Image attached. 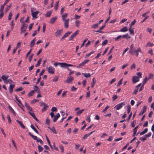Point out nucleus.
Segmentation results:
<instances>
[{"instance_id": "9d476101", "label": "nucleus", "mask_w": 154, "mask_h": 154, "mask_svg": "<svg viewBox=\"0 0 154 154\" xmlns=\"http://www.w3.org/2000/svg\"><path fill=\"white\" fill-rule=\"evenodd\" d=\"M58 65H60L61 67H65V66L66 64H65V63H55L54 64V65L55 66H57Z\"/></svg>"}, {"instance_id": "69168bd1", "label": "nucleus", "mask_w": 154, "mask_h": 154, "mask_svg": "<svg viewBox=\"0 0 154 154\" xmlns=\"http://www.w3.org/2000/svg\"><path fill=\"white\" fill-rule=\"evenodd\" d=\"M45 123L48 125H49L50 124V120L48 118L46 120Z\"/></svg>"}, {"instance_id": "cd10ccee", "label": "nucleus", "mask_w": 154, "mask_h": 154, "mask_svg": "<svg viewBox=\"0 0 154 154\" xmlns=\"http://www.w3.org/2000/svg\"><path fill=\"white\" fill-rule=\"evenodd\" d=\"M122 37L124 38H125L126 39L130 38L131 37L128 35V34L127 33L125 35H121Z\"/></svg>"}, {"instance_id": "6e6552de", "label": "nucleus", "mask_w": 154, "mask_h": 154, "mask_svg": "<svg viewBox=\"0 0 154 154\" xmlns=\"http://www.w3.org/2000/svg\"><path fill=\"white\" fill-rule=\"evenodd\" d=\"M89 60H86L81 63L79 65V66H77V68H80L82 66H84L85 64L87 63L89 61Z\"/></svg>"}, {"instance_id": "f8f14e48", "label": "nucleus", "mask_w": 154, "mask_h": 154, "mask_svg": "<svg viewBox=\"0 0 154 154\" xmlns=\"http://www.w3.org/2000/svg\"><path fill=\"white\" fill-rule=\"evenodd\" d=\"M73 80L74 78L72 76H69L65 82L67 83H69L73 81Z\"/></svg>"}, {"instance_id": "e2e57ef3", "label": "nucleus", "mask_w": 154, "mask_h": 154, "mask_svg": "<svg viewBox=\"0 0 154 154\" xmlns=\"http://www.w3.org/2000/svg\"><path fill=\"white\" fill-rule=\"evenodd\" d=\"M151 133L150 132L148 133V134H145V136L146 137H149L151 136Z\"/></svg>"}, {"instance_id": "0eeeda50", "label": "nucleus", "mask_w": 154, "mask_h": 154, "mask_svg": "<svg viewBox=\"0 0 154 154\" xmlns=\"http://www.w3.org/2000/svg\"><path fill=\"white\" fill-rule=\"evenodd\" d=\"M132 81L133 83H135L139 81V77L136 76L132 77Z\"/></svg>"}, {"instance_id": "4468645a", "label": "nucleus", "mask_w": 154, "mask_h": 154, "mask_svg": "<svg viewBox=\"0 0 154 154\" xmlns=\"http://www.w3.org/2000/svg\"><path fill=\"white\" fill-rule=\"evenodd\" d=\"M139 52L142 53L140 47H139L136 50L134 51V54H135L136 56L137 57L138 56Z\"/></svg>"}, {"instance_id": "4be33fe9", "label": "nucleus", "mask_w": 154, "mask_h": 154, "mask_svg": "<svg viewBox=\"0 0 154 154\" xmlns=\"http://www.w3.org/2000/svg\"><path fill=\"white\" fill-rule=\"evenodd\" d=\"M16 122H17V123L20 125L21 127H22L23 129L25 128V126L23 124L22 122L21 121H20L18 120H16Z\"/></svg>"}, {"instance_id": "473e14b6", "label": "nucleus", "mask_w": 154, "mask_h": 154, "mask_svg": "<svg viewBox=\"0 0 154 154\" xmlns=\"http://www.w3.org/2000/svg\"><path fill=\"white\" fill-rule=\"evenodd\" d=\"M95 79H94V78H93V79H92V82L91 83V86L92 88H93L94 85L95 84L96 82L95 81Z\"/></svg>"}, {"instance_id": "e433bc0d", "label": "nucleus", "mask_w": 154, "mask_h": 154, "mask_svg": "<svg viewBox=\"0 0 154 154\" xmlns=\"http://www.w3.org/2000/svg\"><path fill=\"white\" fill-rule=\"evenodd\" d=\"M50 129L52 131L53 133L56 134L57 133L56 131L54 128V126L52 127V128H50Z\"/></svg>"}, {"instance_id": "423d86ee", "label": "nucleus", "mask_w": 154, "mask_h": 154, "mask_svg": "<svg viewBox=\"0 0 154 154\" xmlns=\"http://www.w3.org/2000/svg\"><path fill=\"white\" fill-rule=\"evenodd\" d=\"M125 103L123 102L122 103L119 104L116 106L115 107H116L117 110H118L119 109L121 108H122L123 106H125Z\"/></svg>"}, {"instance_id": "f704fd0d", "label": "nucleus", "mask_w": 154, "mask_h": 154, "mask_svg": "<svg viewBox=\"0 0 154 154\" xmlns=\"http://www.w3.org/2000/svg\"><path fill=\"white\" fill-rule=\"evenodd\" d=\"M42 61V59L40 58L38 60V61L37 62V64L35 65V67H37L38 66H39L41 64V62Z\"/></svg>"}, {"instance_id": "6e6d98bb", "label": "nucleus", "mask_w": 154, "mask_h": 154, "mask_svg": "<svg viewBox=\"0 0 154 154\" xmlns=\"http://www.w3.org/2000/svg\"><path fill=\"white\" fill-rule=\"evenodd\" d=\"M109 107V106H107L102 111V112H105L107 109H108Z\"/></svg>"}, {"instance_id": "aec40b11", "label": "nucleus", "mask_w": 154, "mask_h": 154, "mask_svg": "<svg viewBox=\"0 0 154 154\" xmlns=\"http://www.w3.org/2000/svg\"><path fill=\"white\" fill-rule=\"evenodd\" d=\"M65 64H66V65L65 66V67H63V68H65L67 69L70 72L71 71V70L68 67V66H73L72 64H68L66 63H65Z\"/></svg>"}, {"instance_id": "39448f33", "label": "nucleus", "mask_w": 154, "mask_h": 154, "mask_svg": "<svg viewBox=\"0 0 154 154\" xmlns=\"http://www.w3.org/2000/svg\"><path fill=\"white\" fill-rule=\"evenodd\" d=\"M48 71L49 73L53 74L54 73L55 69L53 67L51 66H50L48 67Z\"/></svg>"}, {"instance_id": "7ed1b4c3", "label": "nucleus", "mask_w": 154, "mask_h": 154, "mask_svg": "<svg viewBox=\"0 0 154 154\" xmlns=\"http://www.w3.org/2000/svg\"><path fill=\"white\" fill-rule=\"evenodd\" d=\"M135 51V48L134 47L133 44L131 45L130 47V49L129 51V53L130 54L134 55V52Z\"/></svg>"}, {"instance_id": "1a4fd4ad", "label": "nucleus", "mask_w": 154, "mask_h": 154, "mask_svg": "<svg viewBox=\"0 0 154 154\" xmlns=\"http://www.w3.org/2000/svg\"><path fill=\"white\" fill-rule=\"evenodd\" d=\"M69 20V18H68V19L63 20L64 21V26L65 28H68Z\"/></svg>"}, {"instance_id": "2eb2a0df", "label": "nucleus", "mask_w": 154, "mask_h": 154, "mask_svg": "<svg viewBox=\"0 0 154 154\" xmlns=\"http://www.w3.org/2000/svg\"><path fill=\"white\" fill-rule=\"evenodd\" d=\"M39 13V11H37L32 13L31 14L33 18L35 19L37 18V16Z\"/></svg>"}, {"instance_id": "a878e982", "label": "nucleus", "mask_w": 154, "mask_h": 154, "mask_svg": "<svg viewBox=\"0 0 154 154\" xmlns=\"http://www.w3.org/2000/svg\"><path fill=\"white\" fill-rule=\"evenodd\" d=\"M128 30L127 26H124L120 30V31L122 32H125Z\"/></svg>"}, {"instance_id": "f257e3e1", "label": "nucleus", "mask_w": 154, "mask_h": 154, "mask_svg": "<svg viewBox=\"0 0 154 154\" xmlns=\"http://www.w3.org/2000/svg\"><path fill=\"white\" fill-rule=\"evenodd\" d=\"M23 23L21 28V33H24L27 27V24H25L24 21H23Z\"/></svg>"}, {"instance_id": "052dcab7", "label": "nucleus", "mask_w": 154, "mask_h": 154, "mask_svg": "<svg viewBox=\"0 0 154 154\" xmlns=\"http://www.w3.org/2000/svg\"><path fill=\"white\" fill-rule=\"evenodd\" d=\"M88 40V38H87L85 39L84 41H83V43H82V44L81 45V47L82 48V47H83L85 44V43Z\"/></svg>"}, {"instance_id": "680f3d73", "label": "nucleus", "mask_w": 154, "mask_h": 154, "mask_svg": "<svg viewBox=\"0 0 154 154\" xmlns=\"http://www.w3.org/2000/svg\"><path fill=\"white\" fill-rule=\"evenodd\" d=\"M107 42L108 40L106 39L102 43V45H105L107 44Z\"/></svg>"}, {"instance_id": "c85d7f7f", "label": "nucleus", "mask_w": 154, "mask_h": 154, "mask_svg": "<svg viewBox=\"0 0 154 154\" xmlns=\"http://www.w3.org/2000/svg\"><path fill=\"white\" fill-rule=\"evenodd\" d=\"M48 107L49 106L48 105H45V106H44V107L42 109V112H43L45 111L47 109V108H48Z\"/></svg>"}, {"instance_id": "864d4df0", "label": "nucleus", "mask_w": 154, "mask_h": 154, "mask_svg": "<svg viewBox=\"0 0 154 154\" xmlns=\"http://www.w3.org/2000/svg\"><path fill=\"white\" fill-rule=\"evenodd\" d=\"M51 14V12H50L48 11L46 14H45V16L47 17H49Z\"/></svg>"}, {"instance_id": "ea45409f", "label": "nucleus", "mask_w": 154, "mask_h": 154, "mask_svg": "<svg viewBox=\"0 0 154 154\" xmlns=\"http://www.w3.org/2000/svg\"><path fill=\"white\" fill-rule=\"evenodd\" d=\"M98 26H99V25L97 23V24H94V25H93L91 27H92V28H94V29H95L98 27Z\"/></svg>"}, {"instance_id": "de8ad7c7", "label": "nucleus", "mask_w": 154, "mask_h": 154, "mask_svg": "<svg viewBox=\"0 0 154 154\" xmlns=\"http://www.w3.org/2000/svg\"><path fill=\"white\" fill-rule=\"evenodd\" d=\"M123 80V78H122L120 81H119L118 82L117 85V86L119 87L122 84V81Z\"/></svg>"}, {"instance_id": "603ef678", "label": "nucleus", "mask_w": 154, "mask_h": 154, "mask_svg": "<svg viewBox=\"0 0 154 154\" xmlns=\"http://www.w3.org/2000/svg\"><path fill=\"white\" fill-rule=\"evenodd\" d=\"M7 119L8 120V122L9 123H11V120L10 117V116L9 115H7Z\"/></svg>"}, {"instance_id": "72a5a7b5", "label": "nucleus", "mask_w": 154, "mask_h": 154, "mask_svg": "<svg viewBox=\"0 0 154 154\" xmlns=\"http://www.w3.org/2000/svg\"><path fill=\"white\" fill-rule=\"evenodd\" d=\"M67 15L68 14H67L66 13L62 16V19L63 20H66V19H65V18L67 17Z\"/></svg>"}, {"instance_id": "bb28decb", "label": "nucleus", "mask_w": 154, "mask_h": 154, "mask_svg": "<svg viewBox=\"0 0 154 154\" xmlns=\"http://www.w3.org/2000/svg\"><path fill=\"white\" fill-rule=\"evenodd\" d=\"M14 96L15 97L16 100L23 107H24V106L22 105L21 101L17 98V95H15Z\"/></svg>"}, {"instance_id": "bf43d9fd", "label": "nucleus", "mask_w": 154, "mask_h": 154, "mask_svg": "<svg viewBox=\"0 0 154 154\" xmlns=\"http://www.w3.org/2000/svg\"><path fill=\"white\" fill-rule=\"evenodd\" d=\"M39 100H37L36 99H34L33 100H32L31 101V104H34L36 103Z\"/></svg>"}, {"instance_id": "13d9d810", "label": "nucleus", "mask_w": 154, "mask_h": 154, "mask_svg": "<svg viewBox=\"0 0 154 154\" xmlns=\"http://www.w3.org/2000/svg\"><path fill=\"white\" fill-rule=\"evenodd\" d=\"M118 98V96L117 95H115L113 96L112 98L113 101H114L116 99Z\"/></svg>"}, {"instance_id": "58836bf2", "label": "nucleus", "mask_w": 154, "mask_h": 154, "mask_svg": "<svg viewBox=\"0 0 154 154\" xmlns=\"http://www.w3.org/2000/svg\"><path fill=\"white\" fill-rule=\"evenodd\" d=\"M72 32H69V31L67 32L63 35L64 37H65L66 38Z\"/></svg>"}, {"instance_id": "2f4dec72", "label": "nucleus", "mask_w": 154, "mask_h": 154, "mask_svg": "<svg viewBox=\"0 0 154 154\" xmlns=\"http://www.w3.org/2000/svg\"><path fill=\"white\" fill-rule=\"evenodd\" d=\"M59 2V1L58 0L57 2H56L55 3L54 8H55V9L56 10H57L58 8Z\"/></svg>"}, {"instance_id": "7c9ffc66", "label": "nucleus", "mask_w": 154, "mask_h": 154, "mask_svg": "<svg viewBox=\"0 0 154 154\" xmlns=\"http://www.w3.org/2000/svg\"><path fill=\"white\" fill-rule=\"evenodd\" d=\"M59 76H56L54 77L53 79V82H55L58 81Z\"/></svg>"}, {"instance_id": "b1692460", "label": "nucleus", "mask_w": 154, "mask_h": 154, "mask_svg": "<svg viewBox=\"0 0 154 154\" xmlns=\"http://www.w3.org/2000/svg\"><path fill=\"white\" fill-rule=\"evenodd\" d=\"M31 128L37 134H38V132L37 129L34 127L33 125L32 124L30 125Z\"/></svg>"}, {"instance_id": "c9c22d12", "label": "nucleus", "mask_w": 154, "mask_h": 154, "mask_svg": "<svg viewBox=\"0 0 154 154\" xmlns=\"http://www.w3.org/2000/svg\"><path fill=\"white\" fill-rule=\"evenodd\" d=\"M84 109H83L82 110H79L76 112V114L77 115H79L81 114L82 112L84 110Z\"/></svg>"}, {"instance_id": "a19ab883", "label": "nucleus", "mask_w": 154, "mask_h": 154, "mask_svg": "<svg viewBox=\"0 0 154 154\" xmlns=\"http://www.w3.org/2000/svg\"><path fill=\"white\" fill-rule=\"evenodd\" d=\"M38 148L39 152H41L43 149V148L40 145L38 146Z\"/></svg>"}, {"instance_id": "393cba45", "label": "nucleus", "mask_w": 154, "mask_h": 154, "mask_svg": "<svg viewBox=\"0 0 154 154\" xmlns=\"http://www.w3.org/2000/svg\"><path fill=\"white\" fill-rule=\"evenodd\" d=\"M28 134L30 135L34 140H36L37 139V137L36 136H34L32 134L31 132H29L28 133Z\"/></svg>"}, {"instance_id": "20e7f679", "label": "nucleus", "mask_w": 154, "mask_h": 154, "mask_svg": "<svg viewBox=\"0 0 154 154\" xmlns=\"http://www.w3.org/2000/svg\"><path fill=\"white\" fill-rule=\"evenodd\" d=\"M79 31L78 30H77L76 32H74L71 36L69 38V41L72 40L73 39L74 37H76V35L79 34Z\"/></svg>"}, {"instance_id": "4d7b16f0", "label": "nucleus", "mask_w": 154, "mask_h": 154, "mask_svg": "<svg viewBox=\"0 0 154 154\" xmlns=\"http://www.w3.org/2000/svg\"><path fill=\"white\" fill-rule=\"evenodd\" d=\"M138 89L135 88L134 90V92L132 93V94L136 95L137 94V93L138 91Z\"/></svg>"}, {"instance_id": "4c0bfd02", "label": "nucleus", "mask_w": 154, "mask_h": 154, "mask_svg": "<svg viewBox=\"0 0 154 154\" xmlns=\"http://www.w3.org/2000/svg\"><path fill=\"white\" fill-rule=\"evenodd\" d=\"M127 113L129 114L131 111V106L129 105H128L127 106Z\"/></svg>"}, {"instance_id": "5fc2aeb1", "label": "nucleus", "mask_w": 154, "mask_h": 154, "mask_svg": "<svg viewBox=\"0 0 154 154\" xmlns=\"http://www.w3.org/2000/svg\"><path fill=\"white\" fill-rule=\"evenodd\" d=\"M80 21L79 20H77L76 21H75V25L76 26L78 27L79 26V24L80 23Z\"/></svg>"}, {"instance_id": "a211bd4d", "label": "nucleus", "mask_w": 154, "mask_h": 154, "mask_svg": "<svg viewBox=\"0 0 154 154\" xmlns=\"http://www.w3.org/2000/svg\"><path fill=\"white\" fill-rule=\"evenodd\" d=\"M8 108L9 111L12 113L14 116H16V113L11 107L9 105L8 106Z\"/></svg>"}, {"instance_id": "774afa93", "label": "nucleus", "mask_w": 154, "mask_h": 154, "mask_svg": "<svg viewBox=\"0 0 154 154\" xmlns=\"http://www.w3.org/2000/svg\"><path fill=\"white\" fill-rule=\"evenodd\" d=\"M121 37H122L121 35H119L117 37L115 38L114 39L115 41H117Z\"/></svg>"}, {"instance_id": "6ab92c4d", "label": "nucleus", "mask_w": 154, "mask_h": 154, "mask_svg": "<svg viewBox=\"0 0 154 154\" xmlns=\"http://www.w3.org/2000/svg\"><path fill=\"white\" fill-rule=\"evenodd\" d=\"M25 104L27 109L29 111L31 112L32 111V108L30 106L28 103H25Z\"/></svg>"}, {"instance_id": "5701e85b", "label": "nucleus", "mask_w": 154, "mask_h": 154, "mask_svg": "<svg viewBox=\"0 0 154 154\" xmlns=\"http://www.w3.org/2000/svg\"><path fill=\"white\" fill-rule=\"evenodd\" d=\"M37 90L36 89L32 90L28 94V96L29 97L32 96L34 93L35 91Z\"/></svg>"}, {"instance_id": "37998d69", "label": "nucleus", "mask_w": 154, "mask_h": 154, "mask_svg": "<svg viewBox=\"0 0 154 154\" xmlns=\"http://www.w3.org/2000/svg\"><path fill=\"white\" fill-rule=\"evenodd\" d=\"M23 90V88L22 87H20L15 90V91L18 92L22 91Z\"/></svg>"}, {"instance_id": "dca6fc26", "label": "nucleus", "mask_w": 154, "mask_h": 154, "mask_svg": "<svg viewBox=\"0 0 154 154\" xmlns=\"http://www.w3.org/2000/svg\"><path fill=\"white\" fill-rule=\"evenodd\" d=\"M146 108L147 107L146 106H144L142 110L139 113V115H143L146 112Z\"/></svg>"}, {"instance_id": "3c124183", "label": "nucleus", "mask_w": 154, "mask_h": 154, "mask_svg": "<svg viewBox=\"0 0 154 154\" xmlns=\"http://www.w3.org/2000/svg\"><path fill=\"white\" fill-rule=\"evenodd\" d=\"M12 16V13L11 12H10L9 13V16L8 17V20H11Z\"/></svg>"}, {"instance_id": "f03ea898", "label": "nucleus", "mask_w": 154, "mask_h": 154, "mask_svg": "<svg viewBox=\"0 0 154 154\" xmlns=\"http://www.w3.org/2000/svg\"><path fill=\"white\" fill-rule=\"evenodd\" d=\"M9 77V75H4L2 76L1 78L4 81L5 83L8 84L9 80H7V79Z\"/></svg>"}, {"instance_id": "f3484780", "label": "nucleus", "mask_w": 154, "mask_h": 154, "mask_svg": "<svg viewBox=\"0 0 154 154\" xmlns=\"http://www.w3.org/2000/svg\"><path fill=\"white\" fill-rule=\"evenodd\" d=\"M60 117V115L59 113H57L56 115L54 116V118L53 119V122H55Z\"/></svg>"}, {"instance_id": "49530a36", "label": "nucleus", "mask_w": 154, "mask_h": 154, "mask_svg": "<svg viewBox=\"0 0 154 154\" xmlns=\"http://www.w3.org/2000/svg\"><path fill=\"white\" fill-rule=\"evenodd\" d=\"M11 140H12V143L13 144L14 147H15V149L17 150V147L16 146V143H15L14 140L12 138L11 139Z\"/></svg>"}, {"instance_id": "8fccbe9b", "label": "nucleus", "mask_w": 154, "mask_h": 154, "mask_svg": "<svg viewBox=\"0 0 154 154\" xmlns=\"http://www.w3.org/2000/svg\"><path fill=\"white\" fill-rule=\"evenodd\" d=\"M34 55V54H32L31 55L29 56V62H31V61L32 58L33 56Z\"/></svg>"}, {"instance_id": "c03bdc74", "label": "nucleus", "mask_w": 154, "mask_h": 154, "mask_svg": "<svg viewBox=\"0 0 154 154\" xmlns=\"http://www.w3.org/2000/svg\"><path fill=\"white\" fill-rule=\"evenodd\" d=\"M11 5L8 6L5 9V11L6 12H8V10L10 9V8H11Z\"/></svg>"}, {"instance_id": "412c9836", "label": "nucleus", "mask_w": 154, "mask_h": 154, "mask_svg": "<svg viewBox=\"0 0 154 154\" xmlns=\"http://www.w3.org/2000/svg\"><path fill=\"white\" fill-rule=\"evenodd\" d=\"M57 17H55L52 18L49 21V23L53 24L54 23L55 21L57 19Z\"/></svg>"}, {"instance_id": "a18cd8bd", "label": "nucleus", "mask_w": 154, "mask_h": 154, "mask_svg": "<svg viewBox=\"0 0 154 154\" xmlns=\"http://www.w3.org/2000/svg\"><path fill=\"white\" fill-rule=\"evenodd\" d=\"M149 79H148L147 77H146L143 81V85H144V84H145L146 81Z\"/></svg>"}, {"instance_id": "338daca9", "label": "nucleus", "mask_w": 154, "mask_h": 154, "mask_svg": "<svg viewBox=\"0 0 154 154\" xmlns=\"http://www.w3.org/2000/svg\"><path fill=\"white\" fill-rule=\"evenodd\" d=\"M15 85H10L9 86V89L13 90L14 88Z\"/></svg>"}, {"instance_id": "09e8293b", "label": "nucleus", "mask_w": 154, "mask_h": 154, "mask_svg": "<svg viewBox=\"0 0 154 154\" xmlns=\"http://www.w3.org/2000/svg\"><path fill=\"white\" fill-rule=\"evenodd\" d=\"M136 20H134L133 21L131 22V23L130 24V27H131L132 26H133L135 24V23H136Z\"/></svg>"}, {"instance_id": "c756f323", "label": "nucleus", "mask_w": 154, "mask_h": 154, "mask_svg": "<svg viewBox=\"0 0 154 154\" xmlns=\"http://www.w3.org/2000/svg\"><path fill=\"white\" fill-rule=\"evenodd\" d=\"M82 74L86 78L89 77L91 76V74L90 73H88V74H87L86 73H82Z\"/></svg>"}, {"instance_id": "ddd939ff", "label": "nucleus", "mask_w": 154, "mask_h": 154, "mask_svg": "<svg viewBox=\"0 0 154 154\" xmlns=\"http://www.w3.org/2000/svg\"><path fill=\"white\" fill-rule=\"evenodd\" d=\"M106 26V24H105L104 25L100 27L99 30H94L93 31L95 32H99L101 33H104V32L101 31V30H102Z\"/></svg>"}, {"instance_id": "79ce46f5", "label": "nucleus", "mask_w": 154, "mask_h": 154, "mask_svg": "<svg viewBox=\"0 0 154 154\" xmlns=\"http://www.w3.org/2000/svg\"><path fill=\"white\" fill-rule=\"evenodd\" d=\"M134 28H133L132 29H131V27H130L129 29V30L130 32V34H134Z\"/></svg>"}, {"instance_id": "9b49d317", "label": "nucleus", "mask_w": 154, "mask_h": 154, "mask_svg": "<svg viewBox=\"0 0 154 154\" xmlns=\"http://www.w3.org/2000/svg\"><path fill=\"white\" fill-rule=\"evenodd\" d=\"M63 29L60 30H58L55 33L54 35L56 36H60L61 35V33L62 32Z\"/></svg>"}, {"instance_id": "0e129e2a", "label": "nucleus", "mask_w": 154, "mask_h": 154, "mask_svg": "<svg viewBox=\"0 0 154 154\" xmlns=\"http://www.w3.org/2000/svg\"><path fill=\"white\" fill-rule=\"evenodd\" d=\"M4 6L3 5H2L0 7V12H3V11L4 8Z\"/></svg>"}]
</instances>
